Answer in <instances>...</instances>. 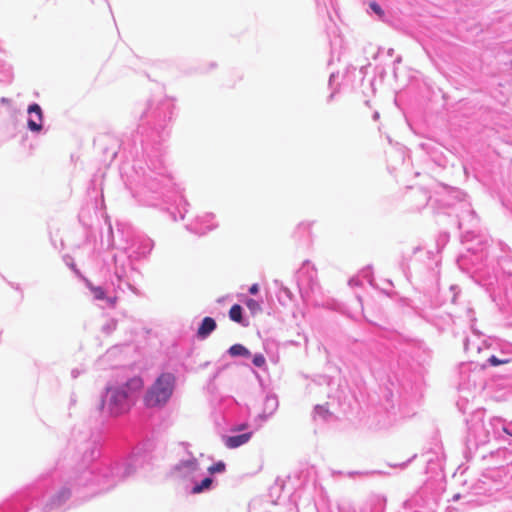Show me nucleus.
<instances>
[{
  "instance_id": "obj_7",
  "label": "nucleus",
  "mask_w": 512,
  "mask_h": 512,
  "mask_svg": "<svg viewBox=\"0 0 512 512\" xmlns=\"http://www.w3.org/2000/svg\"><path fill=\"white\" fill-rule=\"evenodd\" d=\"M228 352L232 357H237V356L249 357L251 355L250 351L242 344L232 345L229 348Z\"/></svg>"
},
{
  "instance_id": "obj_9",
  "label": "nucleus",
  "mask_w": 512,
  "mask_h": 512,
  "mask_svg": "<svg viewBox=\"0 0 512 512\" xmlns=\"http://www.w3.org/2000/svg\"><path fill=\"white\" fill-rule=\"evenodd\" d=\"M212 482H213L212 478L206 477L205 479H203L201 481V483L196 484L192 488V493L193 494H199V493L203 492L204 490L209 489L210 486L212 485Z\"/></svg>"
},
{
  "instance_id": "obj_15",
  "label": "nucleus",
  "mask_w": 512,
  "mask_h": 512,
  "mask_svg": "<svg viewBox=\"0 0 512 512\" xmlns=\"http://www.w3.org/2000/svg\"><path fill=\"white\" fill-rule=\"evenodd\" d=\"M369 6L380 18L384 17L385 13L378 3L372 1Z\"/></svg>"
},
{
  "instance_id": "obj_3",
  "label": "nucleus",
  "mask_w": 512,
  "mask_h": 512,
  "mask_svg": "<svg viewBox=\"0 0 512 512\" xmlns=\"http://www.w3.org/2000/svg\"><path fill=\"white\" fill-rule=\"evenodd\" d=\"M28 113L30 115H35L36 118H33L32 116L28 119V127L31 131L39 132L42 129V120H43V114L41 107L34 103L29 106Z\"/></svg>"
},
{
  "instance_id": "obj_19",
  "label": "nucleus",
  "mask_w": 512,
  "mask_h": 512,
  "mask_svg": "<svg viewBox=\"0 0 512 512\" xmlns=\"http://www.w3.org/2000/svg\"><path fill=\"white\" fill-rule=\"evenodd\" d=\"M503 431L509 435H511V433L509 432V430L507 428H503Z\"/></svg>"
},
{
  "instance_id": "obj_5",
  "label": "nucleus",
  "mask_w": 512,
  "mask_h": 512,
  "mask_svg": "<svg viewBox=\"0 0 512 512\" xmlns=\"http://www.w3.org/2000/svg\"><path fill=\"white\" fill-rule=\"evenodd\" d=\"M216 329V322L211 317H205L198 328L197 335L199 338H206L211 332Z\"/></svg>"
},
{
  "instance_id": "obj_2",
  "label": "nucleus",
  "mask_w": 512,
  "mask_h": 512,
  "mask_svg": "<svg viewBox=\"0 0 512 512\" xmlns=\"http://www.w3.org/2000/svg\"><path fill=\"white\" fill-rule=\"evenodd\" d=\"M108 407L112 414L118 415L126 411L129 407V394L123 389L114 388L109 391Z\"/></svg>"
},
{
  "instance_id": "obj_18",
  "label": "nucleus",
  "mask_w": 512,
  "mask_h": 512,
  "mask_svg": "<svg viewBox=\"0 0 512 512\" xmlns=\"http://www.w3.org/2000/svg\"><path fill=\"white\" fill-rule=\"evenodd\" d=\"M248 427V424L247 423H243L237 427H234L232 429V431H241V430H245L246 428Z\"/></svg>"
},
{
  "instance_id": "obj_12",
  "label": "nucleus",
  "mask_w": 512,
  "mask_h": 512,
  "mask_svg": "<svg viewBox=\"0 0 512 512\" xmlns=\"http://www.w3.org/2000/svg\"><path fill=\"white\" fill-rule=\"evenodd\" d=\"M315 414L325 418L329 415V409L326 405H318L315 407Z\"/></svg>"
},
{
  "instance_id": "obj_13",
  "label": "nucleus",
  "mask_w": 512,
  "mask_h": 512,
  "mask_svg": "<svg viewBox=\"0 0 512 512\" xmlns=\"http://www.w3.org/2000/svg\"><path fill=\"white\" fill-rule=\"evenodd\" d=\"M225 470V464L223 462H217L208 468L211 474L223 472Z\"/></svg>"
},
{
  "instance_id": "obj_6",
  "label": "nucleus",
  "mask_w": 512,
  "mask_h": 512,
  "mask_svg": "<svg viewBox=\"0 0 512 512\" xmlns=\"http://www.w3.org/2000/svg\"><path fill=\"white\" fill-rule=\"evenodd\" d=\"M143 388V380L142 378L136 376L129 379L124 388H122L125 392L129 394V399L135 394L138 393Z\"/></svg>"
},
{
  "instance_id": "obj_1",
  "label": "nucleus",
  "mask_w": 512,
  "mask_h": 512,
  "mask_svg": "<svg viewBox=\"0 0 512 512\" xmlns=\"http://www.w3.org/2000/svg\"><path fill=\"white\" fill-rule=\"evenodd\" d=\"M176 383L174 374L162 373L147 390L144 402L148 407L163 406L173 394Z\"/></svg>"
},
{
  "instance_id": "obj_4",
  "label": "nucleus",
  "mask_w": 512,
  "mask_h": 512,
  "mask_svg": "<svg viewBox=\"0 0 512 512\" xmlns=\"http://www.w3.org/2000/svg\"><path fill=\"white\" fill-rule=\"evenodd\" d=\"M252 437V432L244 433L236 436H227L224 437L225 446L229 449L238 448L244 444H246Z\"/></svg>"
},
{
  "instance_id": "obj_17",
  "label": "nucleus",
  "mask_w": 512,
  "mask_h": 512,
  "mask_svg": "<svg viewBox=\"0 0 512 512\" xmlns=\"http://www.w3.org/2000/svg\"><path fill=\"white\" fill-rule=\"evenodd\" d=\"M259 291V287H258V284H253L250 288H249V292L251 294H256L258 293Z\"/></svg>"
},
{
  "instance_id": "obj_11",
  "label": "nucleus",
  "mask_w": 512,
  "mask_h": 512,
  "mask_svg": "<svg viewBox=\"0 0 512 512\" xmlns=\"http://www.w3.org/2000/svg\"><path fill=\"white\" fill-rule=\"evenodd\" d=\"M90 289L94 295V297L98 300H103L105 298V291L102 287L99 286H90Z\"/></svg>"
},
{
  "instance_id": "obj_8",
  "label": "nucleus",
  "mask_w": 512,
  "mask_h": 512,
  "mask_svg": "<svg viewBox=\"0 0 512 512\" xmlns=\"http://www.w3.org/2000/svg\"><path fill=\"white\" fill-rule=\"evenodd\" d=\"M229 317L232 321L242 322V307L239 304H234L229 310Z\"/></svg>"
},
{
  "instance_id": "obj_10",
  "label": "nucleus",
  "mask_w": 512,
  "mask_h": 512,
  "mask_svg": "<svg viewBox=\"0 0 512 512\" xmlns=\"http://www.w3.org/2000/svg\"><path fill=\"white\" fill-rule=\"evenodd\" d=\"M247 308L252 312V313H257V312H260L261 311V306L260 304L254 300V299H248L246 302H245Z\"/></svg>"
},
{
  "instance_id": "obj_20",
  "label": "nucleus",
  "mask_w": 512,
  "mask_h": 512,
  "mask_svg": "<svg viewBox=\"0 0 512 512\" xmlns=\"http://www.w3.org/2000/svg\"><path fill=\"white\" fill-rule=\"evenodd\" d=\"M459 499V494H456L453 496V500H458Z\"/></svg>"
},
{
  "instance_id": "obj_14",
  "label": "nucleus",
  "mask_w": 512,
  "mask_h": 512,
  "mask_svg": "<svg viewBox=\"0 0 512 512\" xmlns=\"http://www.w3.org/2000/svg\"><path fill=\"white\" fill-rule=\"evenodd\" d=\"M252 361L257 367H263L266 364V359L262 354H255Z\"/></svg>"
},
{
  "instance_id": "obj_16",
  "label": "nucleus",
  "mask_w": 512,
  "mask_h": 512,
  "mask_svg": "<svg viewBox=\"0 0 512 512\" xmlns=\"http://www.w3.org/2000/svg\"><path fill=\"white\" fill-rule=\"evenodd\" d=\"M488 361L492 366H498L500 364H507L510 362L508 359L499 360L496 356H491Z\"/></svg>"
}]
</instances>
